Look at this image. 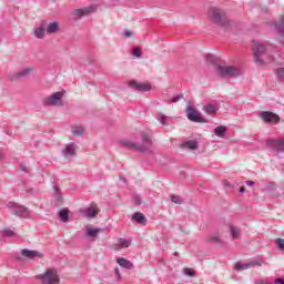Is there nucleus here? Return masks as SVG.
I'll return each instance as SVG.
<instances>
[{
	"instance_id": "nucleus-25",
	"label": "nucleus",
	"mask_w": 284,
	"mask_h": 284,
	"mask_svg": "<svg viewBox=\"0 0 284 284\" xmlns=\"http://www.w3.org/2000/svg\"><path fill=\"white\" fill-rule=\"evenodd\" d=\"M226 131H227V128H225L224 125H220V126L215 128V130H214L215 136L223 139L225 136Z\"/></svg>"
},
{
	"instance_id": "nucleus-40",
	"label": "nucleus",
	"mask_w": 284,
	"mask_h": 284,
	"mask_svg": "<svg viewBox=\"0 0 284 284\" xmlns=\"http://www.w3.org/2000/svg\"><path fill=\"white\" fill-rule=\"evenodd\" d=\"M184 276H194V270L192 268H183Z\"/></svg>"
},
{
	"instance_id": "nucleus-20",
	"label": "nucleus",
	"mask_w": 284,
	"mask_h": 284,
	"mask_svg": "<svg viewBox=\"0 0 284 284\" xmlns=\"http://www.w3.org/2000/svg\"><path fill=\"white\" fill-rule=\"evenodd\" d=\"M59 32V22H50L47 26V34H57Z\"/></svg>"
},
{
	"instance_id": "nucleus-27",
	"label": "nucleus",
	"mask_w": 284,
	"mask_h": 284,
	"mask_svg": "<svg viewBox=\"0 0 284 284\" xmlns=\"http://www.w3.org/2000/svg\"><path fill=\"white\" fill-rule=\"evenodd\" d=\"M53 196H54V200L58 201V202H61L63 200V195L61 194V190L58 187V186H53Z\"/></svg>"
},
{
	"instance_id": "nucleus-21",
	"label": "nucleus",
	"mask_w": 284,
	"mask_h": 284,
	"mask_svg": "<svg viewBox=\"0 0 284 284\" xmlns=\"http://www.w3.org/2000/svg\"><path fill=\"white\" fill-rule=\"evenodd\" d=\"M202 110L206 114H216V112H219V106H216L212 103H209V104L204 105Z\"/></svg>"
},
{
	"instance_id": "nucleus-34",
	"label": "nucleus",
	"mask_w": 284,
	"mask_h": 284,
	"mask_svg": "<svg viewBox=\"0 0 284 284\" xmlns=\"http://www.w3.org/2000/svg\"><path fill=\"white\" fill-rule=\"evenodd\" d=\"M171 201L172 203H175V205H181L183 203V197L179 195H172Z\"/></svg>"
},
{
	"instance_id": "nucleus-37",
	"label": "nucleus",
	"mask_w": 284,
	"mask_h": 284,
	"mask_svg": "<svg viewBox=\"0 0 284 284\" xmlns=\"http://www.w3.org/2000/svg\"><path fill=\"white\" fill-rule=\"evenodd\" d=\"M143 52L139 48H134L132 51V55L135 57V59H141Z\"/></svg>"
},
{
	"instance_id": "nucleus-39",
	"label": "nucleus",
	"mask_w": 284,
	"mask_h": 284,
	"mask_svg": "<svg viewBox=\"0 0 284 284\" xmlns=\"http://www.w3.org/2000/svg\"><path fill=\"white\" fill-rule=\"evenodd\" d=\"M133 203H134L135 205H141V203H143V201L141 200V195L134 194V195H133Z\"/></svg>"
},
{
	"instance_id": "nucleus-52",
	"label": "nucleus",
	"mask_w": 284,
	"mask_h": 284,
	"mask_svg": "<svg viewBox=\"0 0 284 284\" xmlns=\"http://www.w3.org/2000/svg\"><path fill=\"white\" fill-rule=\"evenodd\" d=\"M178 254H179V253L175 252V253H174V256H176Z\"/></svg>"
},
{
	"instance_id": "nucleus-42",
	"label": "nucleus",
	"mask_w": 284,
	"mask_h": 284,
	"mask_svg": "<svg viewBox=\"0 0 284 284\" xmlns=\"http://www.w3.org/2000/svg\"><path fill=\"white\" fill-rule=\"evenodd\" d=\"M3 236H8V237L14 236V232L10 229H7L3 231Z\"/></svg>"
},
{
	"instance_id": "nucleus-18",
	"label": "nucleus",
	"mask_w": 284,
	"mask_h": 284,
	"mask_svg": "<svg viewBox=\"0 0 284 284\" xmlns=\"http://www.w3.org/2000/svg\"><path fill=\"white\" fill-rule=\"evenodd\" d=\"M130 87L134 88V90H138V92H149V90L152 89V87H150V84L136 83V82H131Z\"/></svg>"
},
{
	"instance_id": "nucleus-4",
	"label": "nucleus",
	"mask_w": 284,
	"mask_h": 284,
	"mask_svg": "<svg viewBox=\"0 0 284 284\" xmlns=\"http://www.w3.org/2000/svg\"><path fill=\"white\" fill-rule=\"evenodd\" d=\"M36 278L42 281V284H59L61 283V277L57 268H47L44 273L38 275Z\"/></svg>"
},
{
	"instance_id": "nucleus-35",
	"label": "nucleus",
	"mask_w": 284,
	"mask_h": 284,
	"mask_svg": "<svg viewBox=\"0 0 284 284\" xmlns=\"http://www.w3.org/2000/svg\"><path fill=\"white\" fill-rule=\"evenodd\" d=\"M209 243H221V236H219V234L215 235H211L207 239Z\"/></svg>"
},
{
	"instance_id": "nucleus-2",
	"label": "nucleus",
	"mask_w": 284,
	"mask_h": 284,
	"mask_svg": "<svg viewBox=\"0 0 284 284\" xmlns=\"http://www.w3.org/2000/svg\"><path fill=\"white\" fill-rule=\"evenodd\" d=\"M207 14L209 19H211L213 23H216V26H221L222 28L230 26V19H227V13H225V10L211 7Z\"/></svg>"
},
{
	"instance_id": "nucleus-50",
	"label": "nucleus",
	"mask_w": 284,
	"mask_h": 284,
	"mask_svg": "<svg viewBox=\"0 0 284 284\" xmlns=\"http://www.w3.org/2000/svg\"><path fill=\"white\" fill-rule=\"evenodd\" d=\"M120 181H125V179H123V178H120Z\"/></svg>"
},
{
	"instance_id": "nucleus-28",
	"label": "nucleus",
	"mask_w": 284,
	"mask_h": 284,
	"mask_svg": "<svg viewBox=\"0 0 284 284\" xmlns=\"http://www.w3.org/2000/svg\"><path fill=\"white\" fill-rule=\"evenodd\" d=\"M230 232H231L232 239H239V236H241V230L236 226H231Z\"/></svg>"
},
{
	"instance_id": "nucleus-5",
	"label": "nucleus",
	"mask_w": 284,
	"mask_h": 284,
	"mask_svg": "<svg viewBox=\"0 0 284 284\" xmlns=\"http://www.w3.org/2000/svg\"><path fill=\"white\" fill-rule=\"evenodd\" d=\"M7 207L10 210L11 214L18 216V219H30V210L21 204L9 202Z\"/></svg>"
},
{
	"instance_id": "nucleus-41",
	"label": "nucleus",
	"mask_w": 284,
	"mask_h": 284,
	"mask_svg": "<svg viewBox=\"0 0 284 284\" xmlns=\"http://www.w3.org/2000/svg\"><path fill=\"white\" fill-rule=\"evenodd\" d=\"M181 99H183L182 94L175 95L171 99V103H179V101H181Z\"/></svg>"
},
{
	"instance_id": "nucleus-49",
	"label": "nucleus",
	"mask_w": 284,
	"mask_h": 284,
	"mask_svg": "<svg viewBox=\"0 0 284 284\" xmlns=\"http://www.w3.org/2000/svg\"><path fill=\"white\" fill-rule=\"evenodd\" d=\"M207 59H211V60H213L214 59V57H212V55H209V58Z\"/></svg>"
},
{
	"instance_id": "nucleus-19",
	"label": "nucleus",
	"mask_w": 284,
	"mask_h": 284,
	"mask_svg": "<svg viewBox=\"0 0 284 284\" xmlns=\"http://www.w3.org/2000/svg\"><path fill=\"white\" fill-rule=\"evenodd\" d=\"M98 214H99V210H97V206H89L84 211V216H87V219H94V216H97Z\"/></svg>"
},
{
	"instance_id": "nucleus-47",
	"label": "nucleus",
	"mask_w": 284,
	"mask_h": 284,
	"mask_svg": "<svg viewBox=\"0 0 284 284\" xmlns=\"http://www.w3.org/2000/svg\"><path fill=\"white\" fill-rule=\"evenodd\" d=\"M20 170H21L22 172H27V171H26V166H21Z\"/></svg>"
},
{
	"instance_id": "nucleus-13",
	"label": "nucleus",
	"mask_w": 284,
	"mask_h": 284,
	"mask_svg": "<svg viewBox=\"0 0 284 284\" xmlns=\"http://www.w3.org/2000/svg\"><path fill=\"white\" fill-rule=\"evenodd\" d=\"M94 12V7H85L82 9H75L72 12L73 19H81V17H88V14H92Z\"/></svg>"
},
{
	"instance_id": "nucleus-15",
	"label": "nucleus",
	"mask_w": 284,
	"mask_h": 284,
	"mask_svg": "<svg viewBox=\"0 0 284 284\" xmlns=\"http://www.w3.org/2000/svg\"><path fill=\"white\" fill-rule=\"evenodd\" d=\"M130 245H132V240L120 237L118 243L113 245V250H123L130 247Z\"/></svg>"
},
{
	"instance_id": "nucleus-22",
	"label": "nucleus",
	"mask_w": 284,
	"mask_h": 284,
	"mask_svg": "<svg viewBox=\"0 0 284 284\" xmlns=\"http://www.w3.org/2000/svg\"><path fill=\"white\" fill-rule=\"evenodd\" d=\"M45 32H47L45 27L40 26V27L36 28L33 34H34L36 39H43L45 37Z\"/></svg>"
},
{
	"instance_id": "nucleus-1",
	"label": "nucleus",
	"mask_w": 284,
	"mask_h": 284,
	"mask_svg": "<svg viewBox=\"0 0 284 284\" xmlns=\"http://www.w3.org/2000/svg\"><path fill=\"white\" fill-rule=\"evenodd\" d=\"M142 142L134 143L131 140H123L122 145L129 150H136L138 152H152V136L148 133H142Z\"/></svg>"
},
{
	"instance_id": "nucleus-51",
	"label": "nucleus",
	"mask_w": 284,
	"mask_h": 284,
	"mask_svg": "<svg viewBox=\"0 0 284 284\" xmlns=\"http://www.w3.org/2000/svg\"><path fill=\"white\" fill-rule=\"evenodd\" d=\"M17 260H18V261H21V257L18 256Z\"/></svg>"
},
{
	"instance_id": "nucleus-7",
	"label": "nucleus",
	"mask_w": 284,
	"mask_h": 284,
	"mask_svg": "<svg viewBox=\"0 0 284 284\" xmlns=\"http://www.w3.org/2000/svg\"><path fill=\"white\" fill-rule=\"evenodd\" d=\"M186 119L192 121V123H207V119L203 118L201 113L196 110V108L192 105L186 106Z\"/></svg>"
},
{
	"instance_id": "nucleus-48",
	"label": "nucleus",
	"mask_w": 284,
	"mask_h": 284,
	"mask_svg": "<svg viewBox=\"0 0 284 284\" xmlns=\"http://www.w3.org/2000/svg\"><path fill=\"white\" fill-rule=\"evenodd\" d=\"M0 159H3V153L0 151Z\"/></svg>"
},
{
	"instance_id": "nucleus-29",
	"label": "nucleus",
	"mask_w": 284,
	"mask_h": 284,
	"mask_svg": "<svg viewBox=\"0 0 284 284\" xmlns=\"http://www.w3.org/2000/svg\"><path fill=\"white\" fill-rule=\"evenodd\" d=\"M83 132H85V129H83V126L72 128V134H74V136H82Z\"/></svg>"
},
{
	"instance_id": "nucleus-23",
	"label": "nucleus",
	"mask_w": 284,
	"mask_h": 284,
	"mask_svg": "<svg viewBox=\"0 0 284 284\" xmlns=\"http://www.w3.org/2000/svg\"><path fill=\"white\" fill-rule=\"evenodd\" d=\"M182 148H185L186 150H197L199 142L195 140H189L182 144Z\"/></svg>"
},
{
	"instance_id": "nucleus-33",
	"label": "nucleus",
	"mask_w": 284,
	"mask_h": 284,
	"mask_svg": "<svg viewBox=\"0 0 284 284\" xmlns=\"http://www.w3.org/2000/svg\"><path fill=\"white\" fill-rule=\"evenodd\" d=\"M255 284H284L283 278H275L273 283H270L267 281H258Z\"/></svg>"
},
{
	"instance_id": "nucleus-24",
	"label": "nucleus",
	"mask_w": 284,
	"mask_h": 284,
	"mask_svg": "<svg viewBox=\"0 0 284 284\" xmlns=\"http://www.w3.org/2000/svg\"><path fill=\"white\" fill-rule=\"evenodd\" d=\"M272 146L276 152H284V140H274Z\"/></svg>"
},
{
	"instance_id": "nucleus-9",
	"label": "nucleus",
	"mask_w": 284,
	"mask_h": 284,
	"mask_svg": "<svg viewBox=\"0 0 284 284\" xmlns=\"http://www.w3.org/2000/svg\"><path fill=\"white\" fill-rule=\"evenodd\" d=\"M261 265H263V260L258 258V260H255V261H252L250 263H241V262H237L235 264V270L237 272H243V270H250V267H261Z\"/></svg>"
},
{
	"instance_id": "nucleus-12",
	"label": "nucleus",
	"mask_w": 284,
	"mask_h": 284,
	"mask_svg": "<svg viewBox=\"0 0 284 284\" xmlns=\"http://www.w3.org/2000/svg\"><path fill=\"white\" fill-rule=\"evenodd\" d=\"M32 72H34V67H29V68L22 69L18 73L11 74L10 79H11V81H17V79H26V78L30 77L32 74Z\"/></svg>"
},
{
	"instance_id": "nucleus-14",
	"label": "nucleus",
	"mask_w": 284,
	"mask_h": 284,
	"mask_svg": "<svg viewBox=\"0 0 284 284\" xmlns=\"http://www.w3.org/2000/svg\"><path fill=\"white\" fill-rule=\"evenodd\" d=\"M20 254L21 256H23L24 258H29V260H32V258H41V256H43V254L41 252H38V251H32V250H29V248H22L20 251Z\"/></svg>"
},
{
	"instance_id": "nucleus-45",
	"label": "nucleus",
	"mask_w": 284,
	"mask_h": 284,
	"mask_svg": "<svg viewBox=\"0 0 284 284\" xmlns=\"http://www.w3.org/2000/svg\"><path fill=\"white\" fill-rule=\"evenodd\" d=\"M246 185L247 187H254V181H247Z\"/></svg>"
},
{
	"instance_id": "nucleus-44",
	"label": "nucleus",
	"mask_w": 284,
	"mask_h": 284,
	"mask_svg": "<svg viewBox=\"0 0 284 284\" xmlns=\"http://www.w3.org/2000/svg\"><path fill=\"white\" fill-rule=\"evenodd\" d=\"M114 272H115V278H121V272L119 271V268H115Z\"/></svg>"
},
{
	"instance_id": "nucleus-11",
	"label": "nucleus",
	"mask_w": 284,
	"mask_h": 284,
	"mask_svg": "<svg viewBox=\"0 0 284 284\" xmlns=\"http://www.w3.org/2000/svg\"><path fill=\"white\" fill-rule=\"evenodd\" d=\"M260 116L265 123H278V121H281L278 114L270 111H263Z\"/></svg>"
},
{
	"instance_id": "nucleus-10",
	"label": "nucleus",
	"mask_w": 284,
	"mask_h": 284,
	"mask_svg": "<svg viewBox=\"0 0 284 284\" xmlns=\"http://www.w3.org/2000/svg\"><path fill=\"white\" fill-rule=\"evenodd\" d=\"M77 150H79V148L77 146V143L71 142L69 144H67L63 149H62V155L65 159H70L72 156H77Z\"/></svg>"
},
{
	"instance_id": "nucleus-26",
	"label": "nucleus",
	"mask_w": 284,
	"mask_h": 284,
	"mask_svg": "<svg viewBox=\"0 0 284 284\" xmlns=\"http://www.w3.org/2000/svg\"><path fill=\"white\" fill-rule=\"evenodd\" d=\"M85 234L88 239H97L99 236V229H87Z\"/></svg>"
},
{
	"instance_id": "nucleus-17",
	"label": "nucleus",
	"mask_w": 284,
	"mask_h": 284,
	"mask_svg": "<svg viewBox=\"0 0 284 284\" xmlns=\"http://www.w3.org/2000/svg\"><path fill=\"white\" fill-rule=\"evenodd\" d=\"M115 261L118 265L124 270H132V267H134V264L125 257H118Z\"/></svg>"
},
{
	"instance_id": "nucleus-38",
	"label": "nucleus",
	"mask_w": 284,
	"mask_h": 284,
	"mask_svg": "<svg viewBox=\"0 0 284 284\" xmlns=\"http://www.w3.org/2000/svg\"><path fill=\"white\" fill-rule=\"evenodd\" d=\"M276 75L280 81H284V68L276 69Z\"/></svg>"
},
{
	"instance_id": "nucleus-6",
	"label": "nucleus",
	"mask_w": 284,
	"mask_h": 284,
	"mask_svg": "<svg viewBox=\"0 0 284 284\" xmlns=\"http://www.w3.org/2000/svg\"><path fill=\"white\" fill-rule=\"evenodd\" d=\"M216 74L219 77H241L243 74V71L236 67H223V65H217L215 68Z\"/></svg>"
},
{
	"instance_id": "nucleus-3",
	"label": "nucleus",
	"mask_w": 284,
	"mask_h": 284,
	"mask_svg": "<svg viewBox=\"0 0 284 284\" xmlns=\"http://www.w3.org/2000/svg\"><path fill=\"white\" fill-rule=\"evenodd\" d=\"M272 44L270 42L265 43H257L253 48V59L256 65H265V60L263 57L265 55V52H268L271 50Z\"/></svg>"
},
{
	"instance_id": "nucleus-46",
	"label": "nucleus",
	"mask_w": 284,
	"mask_h": 284,
	"mask_svg": "<svg viewBox=\"0 0 284 284\" xmlns=\"http://www.w3.org/2000/svg\"><path fill=\"white\" fill-rule=\"evenodd\" d=\"M239 192H240V194H244L245 193V187L241 186Z\"/></svg>"
},
{
	"instance_id": "nucleus-30",
	"label": "nucleus",
	"mask_w": 284,
	"mask_h": 284,
	"mask_svg": "<svg viewBox=\"0 0 284 284\" xmlns=\"http://www.w3.org/2000/svg\"><path fill=\"white\" fill-rule=\"evenodd\" d=\"M60 219H61L62 223H68L70 215L65 209L60 211Z\"/></svg>"
},
{
	"instance_id": "nucleus-36",
	"label": "nucleus",
	"mask_w": 284,
	"mask_h": 284,
	"mask_svg": "<svg viewBox=\"0 0 284 284\" xmlns=\"http://www.w3.org/2000/svg\"><path fill=\"white\" fill-rule=\"evenodd\" d=\"M275 28L280 34H284V19L280 23H275Z\"/></svg>"
},
{
	"instance_id": "nucleus-31",
	"label": "nucleus",
	"mask_w": 284,
	"mask_h": 284,
	"mask_svg": "<svg viewBox=\"0 0 284 284\" xmlns=\"http://www.w3.org/2000/svg\"><path fill=\"white\" fill-rule=\"evenodd\" d=\"M274 243L280 252H284V239L278 237L274 241Z\"/></svg>"
},
{
	"instance_id": "nucleus-43",
	"label": "nucleus",
	"mask_w": 284,
	"mask_h": 284,
	"mask_svg": "<svg viewBox=\"0 0 284 284\" xmlns=\"http://www.w3.org/2000/svg\"><path fill=\"white\" fill-rule=\"evenodd\" d=\"M122 34H123L124 39H130V37H132V31L125 30Z\"/></svg>"
},
{
	"instance_id": "nucleus-16",
	"label": "nucleus",
	"mask_w": 284,
	"mask_h": 284,
	"mask_svg": "<svg viewBox=\"0 0 284 284\" xmlns=\"http://www.w3.org/2000/svg\"><path fill=\"white\" fill-rule=\"evenodd\" d=\"M131 221H133L134 223H138V225H148V219H145V215H143V213L141 212H135L132 215Z\"/></svg>"
},
{
	"instance_id": "nucleus-32",
	"label": "nucleus",
	"mask_w": 284,
	"mask_h": 284,
	"mask_svg": "<svg viewBox=\"0 0 284 284\" xmlns=\"http://www.w3.org/2000/svg\"><path fill=\"white\" fill-rule=\"evenodd\" d=\"M156 119L161 123V125H168V116L165 114L159 113Z\"/></svg>"
},
{
	"instance_id": "nucleus-8",
	"label": "nucleus",
	"mask_w": 284,
	"mask_h": 284,
	"mask_svg": "<svg viewBox=\"0 0 284 284\" xmlns=\"http://www.w3.org/2000/svg\"><path fill=\"white\" fill-rule=\"evenodd\" d=\"M61 101H63V92L58 91L47 97L43 100V105H49V106L61 105Z\"/></svg>"
}]
</instances>
